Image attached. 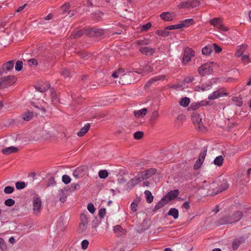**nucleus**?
I'll return each mask as SVG.
<instances>
[{
	"label": "nucleus",
	"instance_id": "f257e3e1",
	"mask_svg": "<svg viewBox=\"0 0 251 251\" xmlns=\"http://www.w3.org/2000/svg\"><path fill=\"white\" fill-rule=\"evenodd\" d=\"M243 217V213L240 211H236L232 215L226 214L216 222L218 226L234 224L239 221Z\"/></svg>",
	"mask_w": 251,
	"mask_h": 251
},
{
	"label": "nucleus",
	"instance_id": "f03ea898",
	"mask_svg": "<svg viewBox=\"0 0 251 251\" xmlns=\"http://www.w3.org/2000/svg\"><path fill=\"white\" fill-rule=\"evenodd\" d=\"M229 187L227 181L223 179L221 180L218 179L211 184V190L208 191V195L211 196H214L217 195L223 191L226 190Z\"/></svg>",
	"mask_w": 251,
	"mask_h": 251
},
{
	"label": "nucleus",
	"instance_id": "7ed1b4c3",
	"mask_svg": "<svg viewBox=\"0 0 251 251\" xmlns=\"http://www.w3.org/2000/svg\"><path fill=\"white\" fill-rule=\"evenodd\" d=\"M156 171V169L151 168L146 171H142L136 177L131 179V181L134 185L137 184L142 180L147 179L154 175Z\"/></svg>",
	"mask_w": 251,
	"mask_h": 251
},
{
	"label": "nucleus",
	"instance_id": "20e7f679",
	"mask_svg": "<svg viewBox=\"0 0 251 251\" xmlns=\"http://www.w3.org/2000/svg\"><path fill=\"white\" fill-rule=\"evenodd\" d=\"M104 31L103 29L96 26L86 28V36L89 37H98L103 35Z\"/></svg>",
	"mask_w": 251,
	"mask_h": 251
},
{
	"label": "nucleus",
	"instance_id": "39448f33",
	"mask_svg": "<svg viewBox=\"0 0 251 251\" xmlns=\"http://www.w3.org/2000/svg\"><path fill=\"white\" fill-rule=\"evenodd\" d=\"M200 2L198 0H186L182 1L177 5L178 9L193 8L199 6Z\"/></svg>",
	"mask_w": 251,
	"mask_h": 251
},
{
	"label": "nucleus",
	"instance_id": "423d86ee",
	"mask_svg": "<svg viewBox=\"0 0 251 251\" xmlns=\"http://www.w3.org/2000/svg\"><path fill=\"white\" fill-rule=\"evenodd\" d=\"M209 24L223 31H226L228 30V28L224 25L222 20L220 18H214L210 20Z\"/></svg>",
	"mask_w": 251,
	"mask_h": 251
},
{
	"label": "nucleus",
	"instance_id": "0eeeda50",
	"mask_svg": "<svg viewBox=\"0 0 251 251\" xmlns=\"http://www.w3.org/2000/svg\"><path fill=\"white\" fill-rule=\"evenodd\" d=\"M212 70L211 67L209 64L206 63L199 68L198 72L201 75L205 76L206 75L211 74Z\"/></svg>",
	"mask_w": 251,
	"mask_h": 251
},
{
	"label": "nucleus",
	"instance_id": "6e6552de",
	"mask_svg": "<svg viewBox=\"0 0 251 251\" xmlns=\"http://www.w3.org/2000/svg\"><path fill=\"white\" fill-rule=\"evenodd\" d=\"M80 223L79 225L80 229L82 231L86 230L88 223V217L86 214L81 213L80 215Z\"/></svg>",
	"mask_w": 251,
	"mask_h": 251
},
{
	"label": "nucleus",
	"instance_id": "1a4fd4ad",
	"mask_svg": "<svg viewBox=\"0 0 251 251\" xmlns=\"http://www.w3.org/2000/svg\"><path fill=\"white\" fill-rule=\"evenodd\" d=\"M227 93H225L224 89H219V90L214 91L212 94L208 96V99L209 100H213L217 99L219 97L227 96Z\"/></svg>",
	"mask_w": 251,
	"mask_h": 251
},
{
	"label": "nucleus",
	"instance_id": "9d476101",
	"mask_svg": "<svg viewBox=\"0 0 251 251\" xmlns=\"http://www.w3.org/2000/svg\"><path fill=\"white\" fill-rule=\"evenodd\" d=\"M14 65V60H10L6 62L1 65V68L2 69L1 72H4L5 74L7 73V72L10 71L13 69Z\"/></svg>",
	"mask_w": 251,
	"mask_h": 251
},
{
	"label": "nucleus",
	"instance_id": "9b49d317",
	"mask_svg": "<svg viewBox=\"0 0 251 251\" xmlns=\"http://www.w3.org/2000/svg\"><path fill=\"white\" fill-rule=\"evenodd\" d=\"M86 169L84 166L79 167L75 169L73 173V176L78 178L82 177L85 174Z\"/></svg>",
	"mask_w": 251,
	"mask_h": 251
},
{
	"label": "nucleus",
	"instance_id": "f8f14e48",
	"mask_svg": "<svg viewBox=\"0 0 251 251\" xmlns=\"http://www.w3.org/2000/svg\"><path fill=\"white\" fill-rule=\"evenodd\" d=\"M3 83L5 86V88L12 85L15 82V77L13 75H8L1 77Z\"/></svg>",
	"mask_w": 251,
	"mask_h": 251
},
{
	"label": "nucleus",
	"instance_id": "ddd939ff",
	"mask_svg": "<svg viewBox=\"0 0 251 251\" xmlns=\"http://www.w3.org/2000/svg\"><path fill=\"white\" fill-rule=\"evenodd\" d=\"M33 206L34 211L39 212L41 207V200L40 198L37 195L33 197Z\"/></svg>",
	"mask_w": 251,
	"mask_h": 251
},
{
	"label": "nucleus",
	"instance_id": "4468645a",
	"mask_svg": "<svg viewBox=\"0 0 251 251\" xmlns=\"http://www.w3.org/2000/svg\"><path fill=\"white\" fill-rule=\"evenodd\" d=\"M139 51L146 55H152L155 52V49L148 47H141Z\"/></svg>",
	"mask_w": 251,
	"mask_h": 251
},
{
	"label": "nucleus",
	"instance_id": "2eb2a0df",
	"mask_svg": "<svg viewBox=\"0 0 251 251\" xmlns=\"http://www.w3.org/2000/svg\"><path fill=\"white\" fill-rule=\"evenodd\" d=\"M245 239L243 237H240L233 240L232 245V249L233 250H236L241 244L244 242Z\"/></svg>",
	"mask_w": 251,
	"mask_h": 251
},
{
	"label": "nucleus",
	"instance_id": "dca6fc26",
	"mask_svg": "<svg viewBox=\"0 0 251 251\" xmlns=\"http://www.w3.org/2000/svg\"><path fill=\"white\" fill-rule=\"evenodd\" d=\"M191 120L194 124H198L199 125H200L202 124V119L200 117V115L196 112H194L192 114Z\"/></svg>",
	"mask_w": 251,
	"mask_h": 251
},
{
	"label": "nucleus",
	"instance_id": "f3484780",
	"mask_svg": "<svg viewBox=\"0 0 251 251\" xmlns=\"http://www.w3.org/2000/svg\"><path fill=\"white\" fill-rule=\"evenodd\" d=\"M179 194V191L178 189L171 190L167 194L169 198V201H172L177 197Z\"/></svg>",
	"mask_w": 251,
	"mask_h": 251
},
{
	"label": "nucleus",
	"instance_id": "a211bd4d",
	"mask_svg": "<svg viewBox=\"0 0 251 251\" xmlns=\"http://www.w3.org/2000/svg\"><path fill=\"white\" fill-rule=\"evenodd\" d=\"M18 150L17 148L11 146L7 148L3 149L1 150V152L5 155H9L10 153L17 152Z\"/></svg>",
	"mask_w": 251,
	"mask_h": 251
},
{
	"label": "nucleus",
	"instance_id": "6ab92c4d",
	"mask_svg": "<svg viewBox=\"0 0 251 251\" xmlns=\"http://www.w3.org/2000/svg\"><path fill=\"white\" fill-rule=\"evenodd\" d=\"M160 17L165 21H172L173 20V15L169 12H164L161 13Z\"/></svg>",
	"mask_w": 251,
	"mask_h": 251
},
{
	"label": "nucleus",
	"instance_id": "aec40b11",
	"mask_svg": "<svg viewBox=\"0 0 251 251\" xmlns=\"http://www.w3.org/2000/svg\"><path fill=\"white\" fill-rule=\"evenodd\" d=\"M90 124H87L84 127H82L80 130L77 133V135L79 137L83 136L90 129Z\"/></svg>",
	"mask_w": 251,
	"mask_h": 251
},
{
	"label": "nucleus",
	"instance_id": "412c9836",
	"mask_svg": "<svg viewBox=\"0 0 251 251\" xmlns=\"http://www.w3.org/2000/svg\"><path fill=\"white\" fill-rule=\"evenodd\" d=\"M86 28H83L81 29L74 31L73 32V38L78 39L80 38L83 35H86Z\"/></svg>",
	"mask_w": 251,
	"mask_h": 251
},
{
	"label": "nucleus",
	"instance_id": "4be33fe9",
	"mask_svg": "<svg viewBox=\"0 0 251 251\" xmlns=\"http://www.w3.org/2000/svg\"><path fill=\"white\" fill-rule=\"evenodd\" d=\"M148 109L146 108L141 109L139 110H135L134 111V115L137 118L143 117L147 114Z\"/></svg>",
	"mask_w": 251,
	"mask_h": 251
},
{
	"label": "nucleus",
	"instance_id": "5701e85b",
	"mask_svg": "<svg viewBox=\"0 0 251 251\" xmlns=\"http://www.w3.org/2000/svg\"><path fill=\"white\" fill-rule=\"evenodd\" d=\"M247 46L246 45H242L240 47L239 49L236 51L235 53V56L237 57H241L243 54L244 52L247 50Z\"/></svg>",
	"mask_w": 251,
	"mask_h": 251
},
{
	"label": "nucleus",
	"instance_id": "b1692460",
	"mask_svg": "<svg viewBox=\"0 0 251 251\" xmlns=\"http://www.w3.org/2000/svg\"><path fill=\"white\" fill-rule=\"evenodd\" d=\"M168 215L172 216L175 219L178 218L179 216L178 210L175 208H171L170 209Z\"/></svg>",
	"mask_w": 251,
	"mask_h": 251
},
{
	"label": "nucleus",
	"instance_id": "393cba45",
	"mask_svg": "<svg viewBox=\"0 0 251 251\" xmlns=\"http://www.w3.org/2000/svg\"><path fill=\"white\" fill-rule=\"evenodd\" d=\"M124 72L125 71L123 68H119L113 73L112 76L114 78H118L119 76H124L125 75Z\"/></svg>",
	"mask_w": 251,
	"mask_h": 251
},
{
	"label": "nucleus",
	"instance_id": "a878e982",
	"mask_svg": "<svg viewBox=\"0 0 251 251\" xmlns=\"http://www.w3.org/2000/svg\"><path fill=\"white\" fill-rule=\"evenodd\" d=\"M113 231L118 237H121L124 231V229L120 225H117L113 227Z\"/></svg>",
	"mask_w": 251,
	"mask_h": 251
},
{
	"label": "nucleus",
	"instance_id": "bb28decb",
	"mask_svg": "<svg viewBox=\"0 0 251 251\" xmlns=\"http://www.w3.org/2000/svg\"><path fill=\"white\" fill-rule=\"evenodd\" d=\"M213 50V48L211 45H207L202 49V53L204 55H209Z\"/></svg>",
	"mask_w": 251,
	"mask_h": 251
},
{
	"label": "nucleus",
	"instance_id": "cd10ccee",
	"mask_svg": "<svg viewBox=\"0 0 251 251\" xmlns=\"http://www.w3.org/2000/svg\"><path fill=\"white\" fill-rule=\"evenodd\" d=\"M140 201V198H138L134 199L133 202L131 203L130 208L133 212L137 211V207Z\"/></svg>",
	"mask_w": 251,
	"mask_h": 251
},
{
	"label": "nucleus",
	"instance_id": "c85d7f7f",
	"mask_svg": "<svg viewBox=\"0 0 251 251\" xmlns=\"http://www.w3.org/2000/svg\"><path fill=\"white\" fill-rule=\"evenodd\" d=\"M224 158L222 155L217 156L213 161V163L218 166H222L223 164Z\"/></svg>",
	"mask_w": 251,
	"mask_h": 251
},
{
	"label": "nucleus",
	"instance_id": "c756f323",
	"mask_svg": "<svg viewBox=\"0 0 251 251\" xmlns=\"http://www.w3.org/2000/svg\"><path fill=\"white\" fill-rule=\"evenodd\" d=\"M146 196L147 202L149 203H151L153 200V196L149 190H146L144 192Z\"/></svg>",
	"mask_w": 251,
	"mask_h": 251
},
{
	"label": "nucleus",
	"instance_id": "7c9ffc66",
	"mask_svg": "<svg viewBox=\"0 0 251 251\" xmlns=\"http://www.w3.org/2000/svg\"><path fill=\"white\" fill-rule=\"evenodd\" d=\"M190 102V99L188 97L182 98L179 100V104L184 107H187Z\"/></svg>",
	"mask_w": 251,
	"mask_h": 251
},
{
	"label": "nucleus",
	"instance_id": "2f4dec72",
	"mask_svg": "<svg viewBox=\"0 0 251 251\" xmlns=\"http://www.w3.org/2000/svg\"><path fill=\"white\" fill-rule=\"evenodd\" d=\"M100 0H87L86 5L88 7H97L100 4Z\"/></svg>",
	"mask_w": 251,
	"mask_h": 251
},
{
	"label": "nucleus",
	"instance_id": "473e14b6",
	"mask_svg": "<svg viewBox=\"0 0 251 251\" xmlns=\"http://www.w3.org/2000/svg\"><path fill=\"white\" fill-rule=\"evenodd\" d=\"M182 28L184 27H187L190 25H192L194 24V21L193 19H187L184 20L181 23Z\"/></svg>",
	"mask_w": 251,
	"mask_h": 251
},
{
	"label": "nucleus",
	"instance_id": "72a5a7b5",
	"mask_svg": "<svg viewBox=\"0 0 251 251\" xmlns=\"http://www.w3.org/2000/svg\"><path fill=\"white\" fill-rule=\"evenodd\" d=\"M33 116V113L32 112L28 111L22 115V118L25 121H30Z\"/></svg>",
	"mask_w": 251,
	"mask_h": 251
},
{
	"label": "nucleus",
	"instance_id": "f704fd0d",
	"mask_svg": "<svg viewBox=\"0 0 251 251\" xmlns=\"http://www.w3.org/2000/svg\"><path fill=\"white\" fill-rule=\"evenodd\" d=\"M167 29H159L156 30V33L158 35L163 36V37H167L170 34V32L166 31Z\"/></svg>",
	"mask_w": 251,
	"mask_h": 251
},
{
	"label": "nucleus",
	"instance_id": "c9c22d12",
	"mask_svg": "<svg viewBox=\"0 0 251 251\" xmlns=\"http://www.w3.org/2000/svg\"><path fill=\"white\" fill-rule=\"evenodd\" d=\"M232 100L238 106L240 107L243 104V101L242 100V98L240 97H234L232 98Z\"/></svg>",
	"mask_w": 251,
	"mask_h": 251
},
{
	"label": "nucleus",
	"instance_id": "e433bc0d",
	"mask_svg": "<svg viewBox=\"0 0 251 251\" xmlns=\"http://www.w3.org/2000/svg\"><path fill=\"white\" fill-rule=\"evenodd\" d=\"M200 104H199V103L193 102L190 104L188 110L189 111H190V110L195 111V110H197V109H198L200 108Z\"/></svg>",
	"mask_w": 251,
	"mask_h": 251
},
{
	"label": "nucleus",
	"instance_id": "4c0bfd02",
	"mask_svg": "<svg viewBox=\"0 0 251 251\" xmlns=\"http://www.w3.org/2000/svg\"><path fill=\"white\" fill-rule=\"evenodd\" d=\"M182 25L181 24H178L177 25H171L166 26L165 29L167 30H174L177 29L182 28Z\"/></svg>",
	"mask_w": 251,
	"mask_h": 251
},
{
	"label": "nucleus",
	"instance_id": "58836bf2",
	"mask_svg": "<svg viewBox=\"0 0 251 251\" xmlns=\"http://www.w3.org/2000/svg\"><path fill=\"white\" fill-rule=\"evenodd\" d=\"M15 186L17 189L21 190L24 189L26 187V184L24 181H18L15 183Z\"/></svg>",
	"mask_w": 251,
	"mask_h": 251
},
{
	"label": "nucleus",
	"instance_id": "ea45409f",
	"mask_svg": "<svg viewBox=\"0 0 251 251\" xmlns=\"http://www.w3.org/2000/svg\"><path fill=\"white\" fill-rule=\"evenodd\" d=\"M27 64L30 67H36L38 64V61L35 58H30L27 60Z\"/></svg>",
	"mask_w": 251,
	"mask_h": 251
},
{
	"label": "nucleus",
	"instance_id": "a19ab883",
	"mask_svg": "<svg viewBox=\"0 0 251 251\" xmlns=\"http://www.w3.org/2000/svg\"><path fill=\"white\" fill-rule=\"evenodd\" d=\"M158 80H159V79L157 77L151 78L146 83L145 85V88H148L150 87L151 84L153 83L154 82L157 81Z\"/></svg>",
	"mask_w": 251,
	"mask_h": 251
},
{
	"label": "nucleus",
	"instance_id": "79ce46f5",
	"mask_svg": "<svg viewBox=\"0 0 251 251\" xmlns=\"http://www.w3.org/2000/svg\"><path fill=\"white\" fill-rule=\"evenodd\" d=\"M23 68V63L22 61L18 60L15 65V70L18 72L21 71Z\"/></svg>",
	"mask_w": 251,
	"mask_h": 251
},
{
	"label": "nucleus",
	"instance_id": "37998d69",
	"mask_svg": "<svg viewBox=\"0 0 251 251\" xmlns=\"http://www.w3.org/2000/svg\"><path fill=\"white\" fill-rule=\"evenodd\" d=\"M108 176V173L105 170H100L99 172V176L100 178H105Z\"/></svg>",
	"mask_w": 251,
	"mask_h": 251
},
{
	"label": "nucleus",
	"instance_id": "c03bdc74",
	"mask_svg": "<svg viewBox=\"0 0 251 251\" xmlns=\"http://www.w3.org/2000/svg\"><path fill=\"white\" fill-rule=\"evenodd\" d=\"M0 249L1 251H5L7 250V245L4 239L0 237Z\"/></svg>",
	"mask_w": 251,
	"mask_h": 251
},
{
	"label": "nucleus",
	"instance_id": "a18cd8bd",
	"mask_svg": "<svg viewBox=\"0 0 251 251\" xmlns=\"http://www.w3.org/2000/svg\"><path fill=\"white\" fill-rule=\"evenodd\" d=\"M14 191V187L12 186H7L4 189V192L7 194L12 193Z\"/></svg>",
	"mask_w": 251,
	"mask_h": 251
},
{
	"label": "nucleus",
	"instance_id": "49530a36",
	"mask_svg": "<svg viewBox=\"0 0 251 251\" xmlns=\"http://www.w3.org/2000/svg\"><path fill=\"white\" fill-rule=\"evenodd\" d=\"M144 135V133L141 131H136L134 133L133 137L135 139H141Z\"/></svg>",
	"mask_w": 251,
	"mask_h": 251
},
{
	"label": "nucleus",
	"instance_id": "de8ad7c7",
	"mask_svg": "<svg viewBox=\"0 0 251 251\" xmlns=\"http://www.w3.org/2000/svg\"><path fill=\"white\" fill-rule=\"evenodd\" d=\"M191 57L189 56V55H186V53H185L184 52L183 56H182V62L185 64H187L188 62H189L191 60Z\"/></svg>",
	"mask_w": 251,
	"mask_h": 251
},
{
	"label": "nucleus",
	"instance_id": "09e8293b",
	"mask_svg": "<svg viewBox=\"0 0 251 251\" xmlns=\"http://www.w3.org/2000/svg\"><path fill=\"white\" fill-rule=\"evenodd\" d=\"M185 53H186V55H189V56H191L192 57L195 55V52L191 48H187L184 50V51Z\"/></svg>",
	"mask_w": 251,
	"mask_h": 251
},
{
	"label": "nucleus",
	"instance_id": "8fccbe9b",
	"mask_svg": "<svg viewBox=\"0 0 251 251\" xmlns=\"http://www.w3.org/2000/svg\"><path fill=\"white\" fill-rule=\"evenodd\" d=\"M61 75L64 77V78H66L70 76V73L67 69H62L61 71Z\"/></svg>",
	"mask_w": 251,
	"mask_h": 251
},
{
	"label": "nucleus",
	"instance_id": "3c124183",
	"mask_svg": "<svg viewBox=\"0 0 251 251\" xmlns=\"http://www.w3.org/2000/svg\"><path fill=\"white\" fill-rule=\"evenodd\" d=\"M15 203V201L12 199H8L4 201L5 205L9 207L13 206Z\"/></svg>",
	"mask_w": 251,
	"mask_h": 251
},
{
	"label": "nucleus",
	"instance_id": "603ef678",
	"mask_svg": "<svg viewBox=\"0 0 251 251\" xmlns=\"http://www.w3.org/2000/svg\"><path fill=\"white\" fill-rule=\"evenodd\" d=\"M56 185V182L55 181L54 178L53 177H51L47 181V186H53Z\"/></svg>",
	"mask_w": 251,
	"mask_h": 251
},
{
	"label": "nucleus",
	"instance_id": "864d4df0",
	"mask_svg": "<svg viewBox=\"0 0 251 251\" xmlns=\"http://www.w3.org/2000/svg\"><path fill=\"white\" fill-rule=\"evenodd\" d=\"M203 162L201 161V159H198L194 165V169L196 170H198L201 167Z\"/></svg>",
	"mask_w": 251,
	"mask_h": 251
},
{
	"label": "nucleus",
	"instance_id": "5fc2aeb1",
	"mask_svg": "<svg viewBox=\"0 0 251 251\" xmlns=\"http://www.w3.org/2000/svg\"><path fill=\"white\" fill-rule=\"evenodd\" d=\"M62 180L65 184H67L71 182V178L69 176L64 175L62 176Z\"/></svg>",
	"mask_w": 251,
	"mask_h": 251
},
{
	"label": "nucleus",
	"instance_id": "6e6d98bb",
	"mask_svg": "<svg viewBox=\"0 0 251 251\" xmlns=\"http://www.w3.org/2000/svg\"><path fill=\"white\" fill-rule=\"evenodd\" d=\"M151 26V23H148L145 25H143L141 28L142 31H146L150 29Z\"/></svg>",
	"mask_w": 251,
	"mask_h": 251
},
{
	"label": "nucleus",
	"instance_id": "4d7b16f0",
	"mask_svg": "<svg viewBox=\"0 0 251 251\" xmlns=\"http://www.w3.org/2000/svg\"><path fill=\"white\" fill-rule=\"evenodd\" d=\"M136 44L138 45H147L149 44V42L148 40H138L135 42Z\"/></svg>",
	"mask_w": 251,
	"mask_h": 251
},
{
	"label": "nucleus",
	"instance_id": "13d9d810",
	"mask_svg": "<svg viewBox=\"0 0 251 251\" xmlns=\"http://www.w3.org/2000/svg\"><path fill=\"white\" fill-rule=\"evenodd\" d=\"M165 205L162 201H160L157 203V204L154 206V209H153L152 211L153 212H156L157 210L160 209L163 206H164Z\"/></svg>",
	"mask_w": 251,
	"mask_h": 251
},
{
	"label": "nucleus",
	"instance_id": "bf43d9fd",
	"mask_svg": "<svg viewBox=\"0 0 251 251\" xmlns=\"http://www.w3.org/2000/svg\"><path fill=\"white\" fill-rule=\"evenodd\" d=\"M100 221H99L97 217H95L92 222V226L93 228H96L100 225Z\"/></svg>",
	"mask_w": 251,
	"mask_h": 251
},
{
	"label": "nucleus",
	"instance_id": "052dcab7",
	"mask_svg": "<svg viewBox=\"0 0 251 251\" xmlns=\"http://www.w3.org/2000/svg\"><path fill=\"white\" fill-rule=\"evenodd\" d=\"M87 209L91 213H94L96 211L94 204L92 203H89L87 205Z\"/></svg>",
	"mask_w": 251,
	"mask_h": 251
},
{
	"label": "nucleus",
	"instance_id": "680f3d73",
	"mask_svg": "<svg viewBox=\"0 0 251 251\" xmlns=\"http://www.w3.org/2000/svg\"><path fill=\"white\" fill-rule=\"evenodd\" d=\"M212 45L213 47V50H214L215 53H219L222 50V49L217 44L214 43Z\"/></svg>",
	"mask_w": 251,
	"mask_h": 251
},
{
	"label": "nucleus",
	"instance_id": "e2e57ef3",
	"mask_svg": "<svg viewBox=\"0 0 251 251\" xmlns=\"http://www.w3.org/2000/svg\"><path fill=\"white\" fill-rule=\"evenodd\" d=\"M106 214V209L105 208H100L99 210V215L100 219L103 218Z\"/></svg>",
	"mask_w": 251,
	"mask_h": 251
},
{
	"label": "nucleus",
	"instance_id": "0e129e2a",
	"mask_svg": "<svg viewBox=\"0 0 251 251\" xmlns=\"http://www.w3.org/2000/svg\"><path fill=\"white\" fill-rule=\"evenodd\" d=\"M81 248L83 250H86L88 247V245H89V242L87 240H83L82 242H81Z\"/></svg>",
	"mask_w": 251,
	"mask_h": 251
},
{
	"label": "nucleus",
	"instance_id": "69168bd1",
	"mask_svg": "<svg viewBox=\"0 0 251 251\" xmlns=\"http://www.w3.org/2000/svg\"><path fill=\"white\" fill-rule=\"evenodd\" d=\"M158 113L157 111H154L151 116V120L152 121H155L158 117Z\"/></svg>",
	"mask_w": 251,
	"mask_h": 251
},
{
	"label": "nucleus",
	"instance_id": "338daca9",
	"mask_svg": "<svg viewBox=\"0 0 251 251\" xmlns=\"http://www.w3.org/2000/svg\"><path fill=\"white\" fill-rule=\"evenodd\" d=\"M80 186L78 183H72L71 185V189L72 191H74L76 189H79Z\"/></svg>",
	"mask_w": 251,
	"mask_h": 251
},
{
	"label": "nucleus",
	"instance_id": "774afa93",
	"mask_svg": "<svg viewBox=\"0 0 251 251\" xmlns=\"http://www.w3.org/2000/svg\"><path fill=\"white\" fill-rule=\"evenodd\" d=\"M206 151H207V150H206L204 151H203L201 152L198 159H201V161H202L203 162L204 158L205 157V156L206 155Z\"/></svg>",
	"mask_w": 251,
	"mask_h": 251
}]
</instances>
